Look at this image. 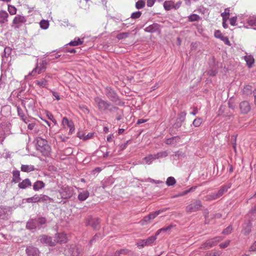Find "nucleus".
Segmentation results:
<instances>
[{"mask_svg":"<svg viewBox=\"0 0 256 256\" xmlns=\"http://www.w3.org/2000/svg\"><path fill=\"white\" fill-rule=\"evenodd\" d=\"M94 102L98 110L102 112H114L116 110H118V108L114 106L108 100H104L102 98L96 96L94 98Z\"/></svg>","mask_w":256,"mask_h":256,"instance_id":"f257e3e1","label":"nucleus"},{"mask_svg":"<svg viewBox=\"0 0 256 256\" xmlns=\"http://www.w3.org/2000/svg\"><path fill=\"white\" fill-rule=\"evenodd\" d=\"M36 149L40 152L44 156L49 155L50 151V147L48 144V142L41 137H38L36 138Z\"/></svg>","mask_w":256,"mask_h":256,"instance_id":"f03ea898","label":"nucleus"},{"mask_svg":"<svg viewBox=\"0 0 256 256\" xmlns=\"http://www.w3.org/2000/svg\"><path fill=\"white\" fill-rule=\"evenodd\" d=\"M104 92L110 101L116 104H120V99L116 92L110 86L106 87Z\"/></svg>","mask_w":256,"mask_h":256,"instance_id":"7ed1b4c3","label":"nucleus"},{"mask_svg":"<svg viewBox=\"0 0 256 256\" xmlns=\"http://www.w3.org/2000/svg\"><path fill=\"white\" fill-rule=\"evenodd\" d=\"M46 220L44 218H38L30 220L26 224V228L32 230L40 228L41 226L44 224Z\"/></svg>","mask_w":256,"mask_h":256,"instance_id":"20e7f679","label":"nucleus"},{"mask_svg":"<svg viewBox=\"0 0 256 256\" xmlns=\"http://www.w3.org/2000/svg\"><path fill=\"white\" fill-rule=\"evenodd\" d=\"M47 64L48 62L46 60H42V62L40 64V66L38 63H36V67L29 73L28 75L34 76L36 74H40L45 72Z\"/></svg>","mask_w":256,"mask_h":256,"instance_id":"39448f33","label":"nucleus"},{"mask_svg":"<svg viewBox=\"0 0 256 256\" xmlns=\"http://www.w3.org/2000/svg\"><path fill=\"white\" fill-rule=\"evenodd\" d=\"M48 198V197L46 195L35 194L34 196L22 200V202H39L45 201Z\"/></svg>","mask_w":256,"mask_h":256,"instance_id":"423d86ee","label":"nucleus"},{"mask_svg":"<svg viewBox=\"0 0 256 256\" xmlns=\"http://www.w3.org/2000/svg\"><path fill=\"white\" fill-rule=\"evenodd\" d=\"M231 187L230 184H228L224 186L221 188L218 191V192L213 193L210 196V200H215L216 199L223 195V194L227 192L228 188Z\"/></svg>","mask_w":256,"mask_h":256,"instance_id":"0eeeda50","label":"nucleus"},{"mask_svg":"<svg viewBox=\"0 0 256 256\" xmlns=\"http://www.w3.org/2000/svg\"><path fill=\"white\" fill-rule=\"evenodd\" d=\"M202 206L200 200H196L192 202L186 207V210L188 212H195L200 210Z\"/></svg>","mask_w":256,"mask_h":256,"instance_id":"6e6552de","label":"nucleus"},{"mask_svg":"<svg viewBox=\"0 0 256 256\" xmlns=\"http://www.w3.org/2000/svg\"><path fill=\"white\" fill-rule=\"evenodd\" d=\"M222 238H223L222 236H216L214 238L208 240L202 246V248H210L216 245L217 243L222 240Z\"/></svg>","mask_w":256,"mask_h":256,"instance_id":"1a4fd4ad","label":"nucleus"},{"mask_svg":"<svg viewBox=\"0 0 256 256\" xmlns=\"http://www.w3.org/2000/svg\"><path fill=\"white\" fill-rule=\"evenodd\" d=\"M74 193V188L70 186H66L62 188L60 194L64 198H68L72 197Z\"/></svg>","mask_w":256,"mask_h":256,"instance_id":"9d476101","label":"nucleus"},{"mask_svg":"<svg viewBox=\"0 0 256 256\" xmlns=\"http://www.w3.org/2000/svg\"><path fill=\"white\" fill-rule=\"evenodd\" d=\"M239 108L240 114H247L250 110L251 106L248 101L244 100L240 103Z\"/></svg>","mask_w":256,"mask_h":256,"instance_id":"9b49d317","label":"nucleus"},{"mask_svg":"<svg viewBox=\"0 0 256 256\" xmlns=\"http://www.w3.org/2000/svg\"><path fill=\"white\" fill-rule=\"evenodd\" d=\"M186 112H181L178 114V118L176 120V122L174 124V128H178L182 126V124L186 120Z\"/></svg>","mask_w":256,"mask_h":256,"instance_id":"f8f14e48","label":"nucleus"},{"mask_svg":"<svg viewBox=\"0 0 256 256\" xmlns=\"http://www.w3.org/2000/svg\"><path fill=\"white\" fill-rule=\"evenodd\" d=\"M26 21V18L25 16L18 15L14 18L12 23L16 25V28H18L23 24L25 23Z\"/></svg>","mask_w":256,"mask_h":256,"instance_id":"ddd939ff","label":"nucleus"},{"mask_svg":"<svg viewBox=\"0 0 256 256\" xmlns=\"http://www.w3.org/2000/svg\"><path fill=\"white\" fill-rule=\"evenodd\" d=\"M39 240L42 243L45 244L50 246H52L55 244V241H52L51 237L46 235H42L40 236Z\"/></svg>","mask_w":256,"mask_h":256,"instance_id":"4468645a","label":"nucleus"},{"mask_svg":"<svg viewBox=\"0 0 256 256\" xmlns=\"http://www.w3.org/2000/svg\"><path fill=\"white\" fill-rule=\"evenodd\" d=\"M166 210L165 209H161L158 210H156L154 212H152L148 216H145L144 218V222H148L150 220H153L155 218H156L157 216H158L159 214H162V212H164Z\"/></svg>","mask_w":256,"mask_h":256,"instance_id":"2eb2a0df","label":"nucleus"},{"mask_svg":"<svg viewBox=\"0 0 256 256\" xmlns=\"http://www.w3.org/2000/svg\"><path fill=\"white\" fill-rule=\"evenodd\" d=\"M160 25L157 23H154L144 28L145 32L150 33H154L160 31Z\"/></svg>","mask_w":256,"mask_h":256,"instance_id":"dca6fc26","label":"nucleus"},{"mask_svg":"<svg viewBox=\"0 0 256 256\" xmlns=\"http://www.w3.org/2000/svg\"><path fill=\"white\" fill-rule=\"evenodd\" d=\"M214 36L216 38H220L222 41H223L224 44L228 46H230V42L228 38V37L224 36L221 32L218 30H216L214 32Z\"/></svg>","mask_w":256,"mask_h":256,"instance_id":"f3484780","label":"nucleus"},{"mask_svg":"<svg viewBox=\"0 0 256 256\" xmlns=\"http://www.w3.org/2000/svg\"><path fill=\"white\" fill-rule=\"evenodd\" d=\"M10 208H8L4 206H0V224L2 222V220L6 219L8 218V212Z\"/></svg>","mask_w":256,"mask_h":256,"instance_id":"a211bd4d","label":"nucleus"},{"mask_svg":"<svg viewBox=\"0 0 256 256\" xmlns=\"http://www.w3.org/2000/svg\"><path fill=\"white\" fill-rule=\"evenodd\" d=\"M26 253L29 256H38L40 252L37 248L30 246L26 248Z\"/></svg>","mask_w":256,"mask_h":256,"instance_id":"6ab92c4d","label":"nucleus"},{"mask_svg":"<svg viewBox=\"0 0 256 256\" xmlns=\"http://www.w3.org/2000/svg\"><path fill=\"white\" fill-rule=\"evenodd\" d=\"M56 240L58 242L66 243L67 242L68 238L64 233L57 234L56 236Z\"/></svg>","mask_w":256,"mask_h":256,"instance_id":"aec40b11","label":"nucleus"},{"mask_svg":"<svg viewBox=\"0 0 256 256\" xmlns=\"http://www.w3.org/2000/svg\"><path fill=\"white\" fill-rule=\"evenodd\" d=\"M252 223L250 221L245 222L242 226V232L245 234H248L251 231Z\"/></svg>","mask_w":256,"mask_h":256,"instance_id":"412c9836","label":"nucleus"},{"mask_svg":"<svg viewBox=\"0 0 256 256\" xmlns=\"http://www.w3.org/2000/svg\"><path fill=\"white\" fill-rule=\"evenodd\" d=\"M90 193L88 190H82L79 192L78 198L80 201H84L89 196Z\"/></svg>","mask_w":256,"mask_h":256,"instance_id":"4be33fe9","label":"nucleus"},{"mask_svg":"<svg viewBox=\"0 0 256 256\" xmlns=\"http://www.w3.org/2000/svg\"><path fill=\"white\" fill-rule=\"evenodd\" d=\"M156 160L155 154H149L144 157L142 160V162L145 164H150L154 160Z\"/></svg>","mask_w":256,"mask_h":256,"instance_id":"5701e85b","label":"nucleus"},{"mask_svg":"<svg viewBox=\"0 0 256 256\" xmlns=\"http://www.w3.org/2000/svg\"><path fill=\"white\" fill-rule=\"evenodd\" d=\"M8 14L4 10L0 11V24H4L8 22Z\"/></svg>","mask_w":256,"mask_h":256,"instance_id":"b1692460","label":"nucleus"},{"mask_svg":"<svg viewBox=\"0 0 256 256\" xmlns=\"http://www.w3.org/2000/svg\"><path fill=\"white\" fill-rule=\"evenodd\" d=\"M88 224L90 226H91L94 228L96 229L98 228L100 224V221L98 218H90L88 220Z\"/></svg>","mask_w":256,"mask_h":256,"instance_id":"393cba45","label":"nucleus"},{"mask_svg":"<svg viewBox=\"0 0 256 256\" xmlns=\"http://www.w3.org/2000/svg\"><path fill=\"white\" fill-rule=\"evenodd\" d=\"M83 42L84 41L81 40L79 38H76L74 40L71 41L65 46H66L68 45L70 46H77L82 44Z\"/></svg>","mask_w":256,"mask_h":256,"instance_id":"a878e982","label":"nucleus"},{"mask_svg":"<svg viewBox=\"0 0 256 256\" xmlns=\"http://www.w3.org/2000/svg\"><path fill=\"white\" fill-rule=\"evenodd\" d=\"M174 2L172 0H166L164 3V7L165 10H170L174 8Z\"/></svg>","mask_w":256,"mask_h":256,"instance_id":"bb28decb","label":"nucleus"},{"mask_svg":"<svg viewBox=\"0 0 256 256\" xmlns=\"http://www.w3.org/2000/svg\"><path fill=\"white\" fill-rule=\"evenodd\" d=\"M180 139L178 136H173L170 138H168L166 140L165 142L166 144L170 145L176 143Z\"/></svg>","mask_w":256,"mask_h":256,"instance_id":"cd10ccee","label":"nucleus"},{"mask_svg":"<svg viewBox=\"0 0 256 256\" xmlns=\"http://www.w3.org/2000/svg\"><path fill=\"white\" fill-rule=\"evenodd\" d=\"M36 84L42 88H46L48 85V82L46 78H42L39 80L36 81Z\"/></svg>","mask_w":256,"mask_h":256,"instance_id":"c85d7f7f","label":"nucleus"},{"mask_svg":"<svg viewBox=\"0 0 256 256\" xmlns=\"http://www.w3.org/2000/svg\"><path fill=\"white\" fill-rule=\"evenodd\" d=\"M44 186V184L42 181H36L34 183L33 188L34 190H38Z\"/></svg>","mask_w":256,"mask_h":256,"instance_id":"c756f323","label":"nucleus"},{"mask_svg":"<svg viewBox=\"0 0 256 256\" xmlns=\"http://www.w3.org/2000/svg\"><path fill=\"white\" fill-rule=\"evenodd\" d=\"M244 60L248 68H251L254 63V60L252 56H244Z\"/></svg>","mask_w":256,"mask_h":256,"instance_id":"7c9ffc66","label":"nucleus"},{"mask_svg":"<svg viewBox=\"0 0 256 256\" xmlns=\"http://www.w3.org/2000/svg\"><path fill=\"white\" fill-rule=\"evenodd\" d=\"M31 184L30 180L28 178H26L22 182L18 184V186L20 188L24 189L27 188L28 186H30Z\"/></svg>","mask_w":256,"mask_h":256,"instance_id":"2f4dec72","label":"nucleus"},{"mask_svg":"<svg viewBox=\"0 0 256 256\" xmlns=\"http://www.w3.org/2000/svg\"><path fill=\"white\" fill-rule=\"evenodd\" d=\"M35 168L34 166L22 165L21 170L24 172H30L34 170Z\"/></svg>","mask_w":256,"mask_h":256,"instance_id":"473e14b6","label":"nucleus"},{"mask_svg":"<svg viewBox=\"0 0 256 256\" xmlns=\"http://www.w3.org/2000/svg\"><path fill=\"white\" fill-rule=\"evenodd\" d=\"M247 22L250 26H256V16L249 17L247 20Z\"/></svg>","mask_w":256,"mask_h":256,"instance_id":"72a5a7b5","label":"nucleus"},{"mask_svg":"<svg viewBox=\"0 0 256 256\" xmlns=\"http://www.w3.org/2000/svg\"><path fill=\"white\" fill-rule=\"evenodd\" d=\"M130 251L128 249H121L120 250H118L114 254V256H119L120 254H129Z\"/></svg>","mask_w":256,"mask_h":256,"instance_id":"f704fd0d","label":"nucleus"},{"mask_svg":"<svg viewBox=\"0 0 256 256\" xmlns=\"http://www.w3.org/2000/svg\"><path fill=\"white\" fill-rule=\"evenodd\" d=\"M196 188V186L192 187L187 190H184L183 192H182L178 193V194L176 195L174 197L176 198V197H178V196H184L188 194L189 192L194 190Z\"/></svg>","mask_w":256,"mask_h":256,"instance_id":"c9c22d12","label":"nucleus"},{"mask_svg":"<svg viewBox=\"0 0 256 256\" xmlns=\"http://www.w3.org/2000/svg\"><path fill=\"white\" fill-rule=\"evenodd\" d=\"M62 124L64 126H67L68 128L73 126L74 123L72 120H69L66 117L62 118Z\"/></svg>","mask_w":256,"mask_h":256,"instance_id":"e433bc0d","label":"nucleus"},{"mask_svg":"<svg viewBox=\"0 0 256 256\" xmlns=\"http://www.w3.org/2000/svg\"><path fill=\"white\" fill-rule=\"evenodd\" d=\"M168 152L167 151H162L154 154L156 159L160 158H166L168 156Z\"/></svg>","mask_w":256,"mask_h":256,"instance_id":"4c0bfd02","label":"nucleus"},{"mask_svg":"<svg viewBox=\"0 0 256 256\" xmlns=\"http://www.w3.org/2000/svg\"><path fill=\"white\" fill-rule=\"evenodd\" d=\"M16 108H17V111H18V115L22 118V120H24V122H26V117L25 116V114H24L23 110L19 106H17Z\"/></svg>","mask_w":256,"mask_h":256,"instance_id":"58836bf2","label":"nucleus"},{"mask_svg":"<svg viewBox=\"0 0 256 256\" xmlns=\"http://www.w3.org/2000/svg\"><path fill=\"white\" fill-rule=\"evenodd\" d=\"M188 18L190 22L198 21L200 19V16L196 14H191L188 17Z\"/></svg>","mask_w":256,"mask_h":256,"instance_id":"ea45409f","label":"nucleus"},{"mask_svg":"<svg viewBox=\"0 0 256 256\" xmlns=\"http://www.w3.org/2000/svg\"><path fill=\"white\" fill-rule=\"evenodd\" d=\"M145 4L146 2L144 0H138L136 3V7L137 9H141L145 6Z\"/></svg>","mask_w":256,"mask_h":256,"instance_id":"a19ab883","label":"nucleus"},{"mask_svg":"<svg viewBox=\"0 0 256 256\" xmlns=\"http://www.w3.org/2000/svg\"><path fill=\"white\" fill-rule=\"evenodd\" d=\"M40 28L44 30H46L48 28L49 23L48 20H42L40 21Z\"/></svg>","mask_w":256,"mask_h":256,"instance_id":"79ce46f5","label":"nucleus"},{"mask_svg":"<svg viewBox=\"0 0 256 256\" xmlns=\"http://www.w3.org/2000/svg\"><path fill=\"white\" fill-rule=\"evenodd\" d=\"M176 181L174 178V177H168L166 183L168 186H171L175 184Z\"/></svg>","mask_w":256,"mask_h":256,"instance_id":"37998d69","label":"nucleus"},{"mask_svg":"<svg viewBox=\"0 0 256 256\" xmlns=\"http://www.w3.org/2000/svg\"><path fill=\"white\" fill-rule=\"evenodd\" d=\"M128 36H129V33L125 32H121L120 34H118L117 35L116 38L118 40H122V39L128 38Z\"/></svg>","mask_w":256,"mask_h":256,"instance_id":"c03bdc74","label":"nucleus"},{"mask_svg":"<svg viewBox=\"0 0 256 256\" xmlns=\"http://www.w3.org/2000/svg\"><path fill=\"white\" fill-rule=\"evenodd\" d=\"M156 240V236H152L144 240L147 245L152 244Z\"/></svg>","mask_w":256,"mask_h":256,"instance_id":"a18cd8bd","label":"nucleus"},{"mask_svg":"<svg viewBox=\"0 0 256 256\" xmlns=\"http://www.w3.org/2000/svg\"><path fill=\"white\" fill-rule=\"evenodd\" d=\"M202 123V119L200 118H196L192 122V124L195 127L199 126Z\"/></svg>","mask_w":256,"mask_h":256,"instance_id":"49530a36","label":"nucleus"},{"mask_svg":"<svg viewBox=\"0 0 256 256\" xmlns=\"http://www.w3.org/2000/svg\"><path fill=\"white\" fill-rule=\"evenodd\" d=\"M8 11L11 15L16 14V8L13 6L8 5Z\"/></svg>","mask_w":256,"mask_h":256,"instance_id":"de8ad7c7","label":"nucleus"},{"mask_svg":"<svg viewBox=\"0 0 256 256\" xmlns=\"http://www.w3.org/2000/svg\"><path fill=\"white\" fill-rule=\"evenodd\" d=\"M142 15V12L140 11L132 12L131 14L130 18L132 19H136L139 18Z\"/></svg>","mask_w":256,"mask_h":256,"instance_id":"09e8293b","label":"nucleus"},{"mask_svg":"<svg viewBox=\"0 0 256 256\" xmlns=\"http://www.w3.org/2000/svg\"><path fill=\"white\" fill-rule=\"evenodd\" d=\"M116 111H118L116 113V119L117 120H120L123 116V112L122 110H120L118 108V110H116Z\"/></svg>","mask_w":256,"mask_h":256,"instance_id":"8fccbe9b","label":"nucleus"},{"mask_svg":"<svg viewBox=\"0 0 256 256\" xmlns=\"http://www.w3.org/2000/svg\"><path fill=\"white\" fill-rule=\"evenodd\" d=\"M222 254L220 251H216L214 252L207 253L205 256H220Z\"/></svg>","mask_w":256,"mask_h":256,"instance_id":"3c124183","label":"nucleus"},{"mask_svg":"<svg viewBox=\"0 0 256 256\" xmlns=\"http://www.w3.org/2000/svg\"><path fill=\"white\" fill-rule=\"evenodd\" d=\"M237 16H233L230 19V24L232 26H235L236 25V22L237 20Z\"/></svg>","mask_w":256,"mask_h":256,"instance_id":"603ef678","label":"nucleus"},{"mask_svg":"<svg viewBox=\"0 0 256 256\" xmlns=\"http://www.w3.org/2000/svg\"><path fill=\"white\" fill-rule=\"evenodd\" d=\"M232 231V228L231 226H228L224 230L222 234H230Z\"/></svg>","mask_w":256,"mask_h":256,"instance_id":"864d4df0","label":"nucleus"},{"mask_svg":"<svg viewBox=\"0 0 256 256\" xmlns=\"http://www.w3.org/2000/svg\"><path fill=\"white\" fill-rule=\"evenodd\" d=\"M172 225H169L167 226L164 227L160 229V231H162V232H167L170 231L171 228H172Z\"/></svg>","mask_w":256,"mask_h":256,"instance_id":"5fc2aeb1","label":"nucleus"},{"mask_svg":"<svg viewBox=\"0 0 256 256\" xmlns=\"http://www.w3.org/2000/svg\"><path fill=\"white\" fill-rule=\"evenodd\" d=\"M230 242L229 240H226L224 242L220 244V247L222 248H224L228 246Z\"/></svg>","mask_w":256,"mask_h":256,"instance_id":"6e6d98bb","label":"nucleus"},{"mask_svg":"<svg viewBox=\"0 0 256 256\" xmlns=\"http://www.w3.org/2000/svg\"><path fill=\"white\" fill-rule=\"evenodd\" d=\"M64 52H70L72 54H74L76 52V50L75 48H65L63 50Z\"/></svg>","mask_w":256,"mask_h":256,"instance_id":"4d7b16f0","label":"nucleus"},{"mask_svg":"<svg viewBox=\"0 0 256 256\" xmlns=\"http://www.w3.org/2000/svg\"><path fill=\"white\" fill-rule=\"evenodd\" d=\"M138 246L140 248H143L144 246H147V244L144 240H142L137 244Z\"/></svg>","mask_w":256,"mask_h":256,"instance_id":"13d9d810","label":"nucleus"},{"mask_svg":"<svg viewBox=\"0 0 256 256\" xmlns=\"http://www.w3.org/2000/svg\"><path fill=\"white\" fill-rule=\"evenodd\" d=\"M80 254V252L78 248H73V250L72 252V256H78Z\"/></svg>","mask_w":256,"mask_h":256,"instance_id":"bf43d9fd","label":"nucleus"},{"mask_svg":"<svg viewBox=\"0 0 256 256\" xmlns=\"http://www.w3.org/2000/svg\"><path fill=\"white\" fill-rule=\"evenodd\" d=\"M217 73L218 70H210L208 71V74L211 76H215L217 74Z\"/></svg>","mask_w":256,"mask_h":256,"instance_id":"052dcab7","label":"nucleus"},{"mask_svg":"<svg viewBox=\"0 0 256 256\" xmlns=\"http://www.w3.org/2000/svg\"><path fill=\"white\" fill-rule=\"evenodd\" d=\"M230 8H226L224 9V12L221 14V16H230Z\"/></svg>","mask_w":256,"mask_h":256,"instance_id":"680f3d73","label":"nucleus"},{"mask_svg":"<svg viewBox=\"0 0 256 256\" xmlns=\"http://www.w3.org/2000/svg\"><path fill=\"white\" fill-rule=\"evenodd\" d=\"M156 0H147L146 4L148 7H152L154 4Z\"/></svg>","mask_w":256,"mask_h":256,"instance_id":"e2e57ef3","label":"nucleus"},{"mask_svg":"<svg viewBox=\"0 0 256 256\" xmlns=\"http://www.w3.org/2000/svg\"><path fill=\"white\" fill-rule=\"evenodd\" d=\"M181 4H182L181 1H178L176 4H174V10L178 9L180 7Z\"/></svg>","mask_w":256,"mask_h":256,"instance_id":"0e129e2a","label":"nucleus"},{"mask_svg":"<svg viewBox=\"0 0 256 256\" xmlns=\"http://www.w3.org/2000/svg\"><path fill=\"white\" fill-rule=\"evenodd\" d=\"M250 251L256 252V241L250 246Z\"/></svg>","mask_w":256,"mask_h":256,"instance_id":"69168bd1","label":"nucleus"},{"mask_svg":"<svg viewBox=\"0 0 256 256\" xmlns=\"http://www.w3.org/2000/svg\"><path fill=\"white\" fill-rule=\"evenodd\" d=\"M101 170H102V169L100 168H99V167L96 168L94 170H92V174L94 175L96 173H98L99 172H100Z\"/></svg>","mask_w":256,"mask_h":256,"instance_id":"338daca9","label":"nucleus"},{"mask_svg":"<svg viewBox=\"0 0 256 256\" xmlns=\"http://www.w3.org/2000/svg\"><path fill=\"white\" fill-rule=\"evenodd\" d=\"M251 216H256V206H255L251 210L250 213Z\"/></svg>","mask_w":256,"mask_h":256,"instance_id":"774afa93","label":"nucleus"}]
</instances>
